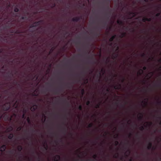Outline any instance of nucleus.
Returning <instances> with one entry per match:
<instances>
[{"label": "nucleus", "mask_w": 161, "mask_h": 161, "mask_svg": "<svg viewBox=\"0 0 161 161\" xmlns=\"http://www.w3.org/2000/svg\"><path fill=\"white\" fill-rule=\"evenodd\" d=\"M47 31L48 32V37H50L52 36V32L54 28V26L50 23H49L47 24Z\"/></svg>", "instance_id": "1"}, {"label": "nucleus", "mask_w": 161, "mask_h": 161, "mask_svg": "<svg viewBox=\"0 0 161 161\" xmlns=\"http://www.w3.org/2000/svg\"><path fill=\"white\" fill-rule=\"evenodd\" d=\"M48 133L49 135V137L52 138L53 136L55 135V133L51 130V129H49L48 130Z\"/></svg>", "instance_id": "2"}, {"label": "nucleus", "mask_w": 161, "mask_h": 161, "mask_svg": "<svg viewBox=\"0 0 161 161\" xmlns=\"http://www.w3.org/2000/svg\"><path fill=\"white\" fill-rule=\"evenodd\" d=\"M82 18V16H81L80 17H76L73 18L72 19V21H73L78 22L80 19H81Z\"/></svg>", "instance_id": "3"}, {"label": "nucleus", "mask_w": 161, "mask_h": 161, "mask_svg": "<svg viewBox=\"0 0 161 161\" xmlns=\"http://www.w3.org/2000/svg\"><path fill=\"white\" fill-rule=\"evenodd\" d=\"M60 156L59 155H56L54 157V161H59L60 159Z\"/></svg>", "instance_id": "4"}, {"label": "nucleus", "mask_w": 161, "mask_h": 161, "mask_svg": "<svg viewBox=\"0 0 161 161\" xmlns=\"http://www.w3.org/2000/svg\"><path fill=\"white\" fill-rule=\"evenodd\" d=\"M10 107V105L8 103L6 104L3 107V109L4 110H7L9 109Z\"/></svg>", "instance_id": "5"}, {"label": "nucleus", "mask_w": 161, "mask_h": 161, "mask_svg": "<svg viewBox=\"0 0 161 161\" xmlns=\"http://www.w3.org/2000/svg\"><path fill=\"white\" fill-rule=\"evenodd\" d=\"M121 87V85L120 84H118V85L114 86V88L115 89L119 90L120 89Z\"/></svg>", "instance_id": "6"}, {"label": "nucleus", "mask_w": 161, "mask_h": 161, "mask_svg": "<svg viewBox=\"0 0 161 161\" xmlns=\"http://www.w3.org/2000/svg\"><path fill=\"white\" fill-rule=\"evenodd\" d=\"M129 14L130 15H132V17L133 18L136 16L137 14V13L135 12H129Z\"/></svg>", "instance_id": "7"}, {"label": "nucleus", "mask_w": 161, "mask_h": 161, "mask_svg": "<svg viewBox=\"0 0 161 161\" xmlns=\"http://www.w3.org/2000/svg\"><path fill=\"white\" fill-rule=\"evenodd\" d=\"M116 35H114V36H112L109 39V41L110 42H112L116 38Z\"/></svg>", "instance_id": "8"}, {"label": "nucleus", "mask_w": 161, "mask_h": 161, "mask_svg": "<svg viewBox=\"0 0 161 161\" xmlns=\"http://www.w3.org/2000/svg\"><path fill=\"white\" fill-rule=\"evenodd\" d=\"M64 125L65 127L63 128L62 130V132L63 134H64V135H65L66 133L67 129L66 127V125L64 123Z\"/></svg>", "instance_id": "9"}, {"label": "nucleus", "mask_w": 161, "mask_h": 161, "mask_svg": "<svg viewBox=\"0 0 161 161\" xmlns=\"http://www.w3.org/2000/svg\"><path fill=\"white\" fill-rule=\"evenodd\" d=\"M152 147V144L151 142H149L148 143V145L147 147V148L148 150L151 149Z\"/></svg>", "instance_id": "10"}, {"label": "nucleus", "mask_w": 161, "mask_h": 161, "mask_svg": "<svg viewBox=\"0 0 161 161\" xmlns=\"http://www.w3.org/2000/svg\"><path fill=\"white\" fill-rule=\"evenodd\" d=\"M118 56V54L115 53H114L112 56V58L113 59H114L116 58Z\"/></svg>", "instance_id": "11"}, {"label": "nucleus", "mask_w": 161, "mask_h": 161, "mask_svg": "<svg viewBox=\"0 0 161 161\" xmlns=\"http://www.w3.org/2000/svg\"><path fill=\"white\" fill-rule=\"evenodd\" d=\"M126 35V32H123L119 36V37L122 38L123 37H125Z\"/></svg>", "instance_id": "12"}, {"label": "nucleus", "mask_w": 161, "mask_h": 161, "mask_svg": "<svg viewBox=\"0 0 161 161\" xmlns=\"http://www.w3.org/2000/svg\"><path fill=\"white\" fill-rule=\"evenodd\" d=\"M143 115L142 113L140 114V115L138 117V119L140 120H142L143 119Z\"/></svg>", "instance_id": "13"}, {"label": "nucleus", "mask_w": 161, "mask_h": 161, "mask_svg": "<svg viewBox=\"0 0 161 161\" xmlns=\"http://www.w3.org/2000/svg\"><path fill=\"white\" fill-rule=\"evenodd\" d=\"M117 23L119 25H123V22L122 21L120 20H117Z\"/></svg>", "instance_id": "14"}, {"label": "nucleus", "mask_w": 161, "mask_h": 161, "mask_svg": "<svg viewBox=\"0 0 161 161\" xmlns=\"http://www.w3.org/2000/svg\"><path fill=\"white\" fill-rule=\"evenodd\" d=\"M6 148V146L5 145L3 146L1 148V151L3 152L4 151Z\"/></svg>", "instance_id": "15"}, {"label": "nucleus", "mask_w": 161, "mask_h": 161, "mask_svg": "<svg viewBox=\"0 0 161 161\" xmlns=\"http://www.w3.org/2000/svg\"><path fill=\"white\" fill-rule=\"evenodd\" d=\"M100 32H99V33H95L94 34V36L97 37H99V36H100Z\"/></svg>", "instance_id": "16"}, {"label": "nucleus", "mask_w": 161, "mask_h": 161, "mask_svg": "<svg viewBox=\"0 0 161 161\" xmlns=\"http://www.w3.org/2000/svg\"><path fill=\"white\" fill-rule=\"evenodd\" d=\"M37 106L36 105H35L31 107V110L32 111H34L35 109L36 108Z\"/></svg>", "instance_id": "17"}, {"label": "nucleus", "mask_w": 161, "mask_h": 161, "mask_svg": "<svg viewBox=\"0 0 161 161\" xmlns=\"http://www.w3.org/2000/svg\"><path fill=\"white\" fill-rule=\"evenodd\" d=\"M143 72V70L141 69H140V71H139L138 72V74L139 75H141Z\"/></svg>", "instance_id": "18"}, {"label": "nucleus", "mask_w": 161, "mask_h": 161, "mask_svg": "<svg viewBox=\"0 0 161 161\" xmlns=\"http://www.w3.org/2000/svg\"><path fill=\"white\" fill-rule=\"evenodd\" d=\"M152 124V122H150L149 123H147V124L145 126V127H147L148 126H151Z\"/></svg>", "instance_id": "19"}, {"label": "nucleus", "mask_w": 161, "mask_h": 161, "mask_svg": "<svg viewBox=\"0 0 161 161\" xmlns=\"http://www.w3.org/2000/svg\"><path fill=\"white\" fill-rule=\"evenodd\" d=\"M93 126V123H91L88 125V128H91V127H92Z\"/></svg>", "instance_id": "20"}, {"label": "nucleus", "mask_w": 161, "mask_h": 161, "mask_svg": "<svg viewBox=\"0 0 161 161\" xmlns=\"http://www.w3.org/2000/svg\"><path fill=\"white\" fill-rule=\"evenodd\" d=\"M142 21L143 22H145L147 21V18L146 17H144L142 19Z\"/></svg>", "instance_id": "21"}, {"label": "nucleus", "mask_w": 161, "mask_h": 161, "mask_svg": "<svg viewBox=\"0 0 161 161\" xmlns=\"http://www.w3.org/2000/svg\"><path fill=\"white\" fill-rule=\"evenodd\" d=\"M100 103L98 104H97L95 106V108H99L100 107Z\"/></svg>", "instance_id": "22"}, {"label": "nucleus", "mask_w": 161, "mask_h": 161, "mask_svg": "<svg viewBox=\"0 0 161 161\" xmlns=\"http://www.w3.org/2000/svg\"><path fill=\"white\" fill-rule=\"evenodd\" d=\"M78 109L80 110V111H81L82 110V106L81 105H80L79 107H78Z\"/></svg>", "instance_id": "23"}, {"label": "nucleus", "mask_w": 161, "mask_h": 161, "mask_svg": "<svg viewBox=\"0 0 161 161\" xmlns=\"http://www.w3.org/2000/svg\"><path fill=\"white\" fill-rule=\"evenodd\" d=\"M139 129L140 130L142 131L144 129V126H141V127L139 128Z\"/></svg>", "instance_id": "24"}, {"label": "nucleus", "mask_w": 161, "mask_h": 161, "mask_svg": "<svg viewBox=\"0 0 161 161\" xmlns=\"http://www.w3.org/2000/svg\"><path fill=\"white\" fill-rule=\"evenodd\" d=\"M103 26H105L107 25V23L106 22L103 21Z\"/></svg>", "instance_id": "25"}, {"label": "nucleus", "mask_w": 161, "mask_h": 161, "mask_svg": "<svg viewBox=\"0 0 161 161\" xmlns=\"http://www.w3.org/2000/svg\"><path fill=\"white\" fill-rule=\"evenodd\" d=\"M92 157L96 159L97 157V156L96 154H94L93 155Z\"/></svg>", "instance_id": "26"}, {"label": "nucleus", "mask_w": 161, "mask_h": 161, "mask_svg": "<svg viewBox=\"0 0 161 161\" xmlns=\"http://www.w3.org/2000/svg\"><path fill=\"white\" fill-rule=\"evenodd\" d=\"M12 128L11 127H10L8 128V129H7V131H9L12 130Z\"/></svg>", "instance_id": "27"}, {"label": "nucleus", "mask_w": 161, "mask_h": 161, "mask_svg": "<svg viewBox=\"0 0 161 161\" xmlns=\"http://www.w3.org/2000/svg\"><path fill=\"white\" fill-rule=\"evenodd\" d=\"M84 92H85V91H84V89H82L81 90V94H82V96H83L84 94Z\"/></svg>", "instance_id": "28"}, {"label": "nucleus", "mask_w": 161, "mask_h": 161, "mask_svg": "<svg viewBox=\"0 0 161 161\" xmlns=\"http://www.w3.org/2000/svg\"><path fill=\"white\" fill-rule=\"evenodd\" d=\"M119 144L118 141H116L115 142V145L116 146H117Z\"/></svg>", "instance_id": "29"}, {"label": "nucleus", "mask_w": 161, "mask_h": 161, "mask_svg": "<svg viewBox=\"0 0 161 161\" xmlns=\"http://www.w3.org/2000/svg\"><path fill=\"white\" fill-rule=\"evenodd\" d=\"M90 103V102L89 101H88L86 103V105L87 106H89Z\"/></svg>", "instance_id": "30"}, {"label": "nucleus", "mask_w": 161, "mask_h": 161, "mask_svg": "<svg viewBox=\"0 0 161 161\" xmlns=\"http://www.w3.org/2000/svg\"><path fill=\"white\" fill-rule=\"evenodd\" d=\"M161 13H158L156 14V17H159L160 16Z\"/></svg>", "instance_id": "31"}, {"label": "nucleus", "mask_w": 161, "mask_h": 161, "mask_svg": "<svg viewBox=\"0 0 161 161\" xmlns=\"http://www.w3.org/2000/svg\"><path fill=\"white\" fill-rule=\"evenodd\" d=\"M118 157V154L117 153L116 154L114 155V157L115 158H117Z\"/></svg>", "instance_id": "32"}, {"label": "nucleus", "mask_w": 161, "mask_h": 161, "mask_svg": "<svg viewBox=\"0 0 161 161\" xmlns=\"http://www.w3.org/2000/svg\"><path fill=\"white\" fill-rule=\"evenodd\" d=\"M54 49H53V48H52V49H51L50 51L49 52V54H51L52 53V52H53V50Z\"/></svg>", "instance_id": "33"}, {"label": "nucleus", "mask_w": 161, "mask_h": 161, "mask_svg": "<svg viewBox=\"0 0 161 161\" xmlns=\"http://www.w3.org/2000/svg\"><path fill=\"white\" fill-rule=\"evenodd\" d=\"M151 21V18H147V21L150 22Z\"/></svg>", "instance_id": "34"}, {"label": "nucleus", "mask_w": 161, "mask_h": 161, "mask_svg": "<svg viewBox=\"0 0 161 161\" xmlns=\"http://www.w3.org/2000/svg\"><path fill=\"white\" fill-rule=\"evenodd\" d=\"M63 119H65V120H67V116L66 115H65L64 117H63Z\"/></svg>", "instance_id": "35"}, {"label": "nucleus", "mask_w": 161, "mask_h": 161, "mask_svg": "<svg viewBox=\"0 0 161 161\" xmlns=\"http://www.w3.org/2000/svg\"><path fill=\"white\" fill-rule=\"evenodd\" d=\"M13 136L12 134H10L9 136H8V138L9 139H11Z\"/></svg>", "instance_id": "36"}, {"label": "nucleus", "mask_w": 161, "mask_h": 161, "mask_svg": "<svg viewBox=\"0 0 161 161\" xmlns=\"http://www.w3.org/2000/svg\"><path fill=\"white\" fill-rule=\"evenodd\" d=\"M146 56V54L145 53H143L141 55V56L142 57H144Z\"/></svg>", "instance_id": "37"}, {"label": "nucleus", "mask_w": 161, "mask_h": 161, "mask_svg": "<svg viewBox=\"0 0 161 161\" xmlns=\"http://www.w3.org/2000/svg\"><path fill=\"white\" fill-rule=\"evenodd\" d=\"M22 148L21 147H18V149L19 151H20L22 149Z\"/></svg>", "instance_id": "38"}, {"label": "nucleus", "mask_w": 161, "mask_h": 161, "mask_svg": "<svg viewBox=\"0 0 161 161\" xmlns=\"http://www.w3.org/2000/svg\"><path fill=\"white\" fill-rule=\"evenodd\" d=\"M101 72H102L103 73V74H104V73H105V71L104 69H102L101 70Z\"/></svg>", "instance_id": "39"}, {"label": "nucleus", "mask_w": 161, "mask_h": 161, "mask_svg": "<svg viewBox=\"0 0 161 161\" xmlns=\"http://www.w3.org/2000/svg\"><path fill=\"white\" fill-rule=\"evenodd\" d=\"M142 103H144L145 105H146L147 104V102H145V101H142Z\"/></svg>", "instance_id": "40"}, {"label": "nucleus", "mask_w": 161, "mask_h": 161, "mask_svg": "<svg viewBox=\"0 0 161 161\" xmlns=\"http://www.w3.org/2000/svg\"><path fill=\"white\" fill-rule=\"evenodd\" d=\"M156 148V147H153L152 146V147L151 149L153 150H155Z\"/></svg>", "instance_id": "41"}, {"label": "nucleus", "mask_w": 161, "mask_h": 161, "mask_svg": "<svg viewBox=\"0 0 161 161\" xmlns=\"http://www.w3.org/2000/svg\"><path fill=\"white\" fill-rule=\"evenodd\" d=\"M142 69H143V70H146L147 69V67H146V66H144V67H143Z\"/></svg>", "instance_id": "42"}, {"label": "nucleus", "mask_w": 161, "mask_h": 161, "mask_svg": "<svg viewBox=\"0 0 161 161\" xmlns=\"http://www.w3.org/2000/svg\"><path fill=\"white\" fill-rule=\"evenodd\" d=\"M126 152H127L129 154L130 153V150L129 149L127 150Z\"/></svg>", "instance_id": "43"}, {"label": "nucleus", "mask_w": 161, "mask_h": 161, "mask_svg": "<svg viewBox=\"0 0 161 161\" xmlns=\"http://www.w3.org/2000/svg\"><path fill=\"white\" fill-rule=\"evenodd\" d=\"M55 3H53L52 4V6H51V7L53 8L55 7Z\"/></svg>", "instance_id": "44"}, {"label": "nucleus", "mask_w": 161, "mask_h": 161, "mask_svg": "<svg viewBox=\"0 0 161 161\" xmlns=\"http://www.w3.org/2000/svg\"><path fill=\"white\" fill-rule=\"evenodd\" d=\"M70 85V84L69 83H68L66 85V86H67V87L68 88H70L69 87V85Z\"/></svg>", "instance_id": "45"}, {"label": "nucleus", "mask_w": 161, "mask_h": 161, "mask_svg": "<svg viewBox=\"0 0 161 161\" xmlns=\"http://www.w3.org/2000/svg\"><path fill=\"white\" fill-rule=\"evenodd\" d=\"M125 78H123L122 79V80H121V82H122V83L124 82V81H125Z\"/></svg>", "instance_id": "46"}, {"label": "nucleus", "mask_w": 161, "mask_h": 161, "mask_svg": "<svg viewBox=\"0 0 161 161\" xmlns=\"http://www.w3.org/2000/svg\"><path fill=\"white\" fill-rule=\"evenodd\" d=\"M14 11L16 12H17L18 11V9L17 8H16L14 9Z\"/></svg>", "instance_id": "47"}, {"label": "nucleus", "mask_w": 161, "mask_h": 161, "mask_svg": "<svg viewBox=\"0 0 161 161\" xmlns=\"http://www.w3.org/2000/svg\"><path fill=\"white\" fill-rule=\"evenodd\" d=\"M118 137V135L117 134L116 136H114V137L115 138H117Z\"/></svg>", "instance_id": "48"}, {"label": "nucleus", "mask_w": 161, "mask_h": 161, "mask_svg": "<svg viewBox=\"0 0 161 161\" xmlns=\"http://www.w3.org/2000/svg\"><path fill=\"white\" fill-rule=\"evenodd\" d=\"M149 74L150 75H153V72H150L149 73Z\"/></svg>", "instance_id": "49"}, {"label": "nucleus", "mask_w": 161, "mask_h": 161, "mask_svg": "<svg viewBox=\"0 0 161 161\" xmlns=\"http://www.w3.org/2000/svg\"><path fill=\"white\" fill-rule=\"evenodd\" d=\"M110 2V1H109L108 3V9H109V3Z\"/></svg>", "instance_id": "50"}, {"label": "nucleus", "mask_w": 161, "mask_h": 161, "mask_svg": "<svg viewBox=\"0 0 161 161\" xmlns=\"http://www.w3.org/2000/svg\"><path fill=\"white\" fill-rule=\"evenodd\" d=\"M53 92H54V93H55L56 94L57 93V91L56 90L53 91Z\"/></svg>", "instance_id": "51"}, {"label": "nucleus", "mask_w": 161, "mask_h": 161, "mask_svg": "<svg viewBox=\"0 0 161 161\" xmlns=\"http://www.w3.org/2000/svg\"><path fill=\"white\" fill-rule=\"evenodd\" d=\"M109 60V58H107V61L108 62Z\"/></svg>", "instance_id": "52"}, {"label": "nucleus", "mask_w": 161, "mask_h": 161, "mask_svg": "<svg viewBox=\"0 0 161 161\" xmlns=\"http://www.w3.org/2000/svg\"><path fill=\"white\" fill-rule=\"evenodd\" d=\"M101 75V73H99V74L97 75V77H99V76Z\"/></svg>", "instance_id": "53"}, {"label": "nucleus", "mask_w": 161, "mask_h": 161, "mask_svg": "<svg viewBox=\"0 0 161 161\" xmlns=\"http://www.w3.org/2000/svg\"><path fill=\"white\" fill-rule=\"evenodd\" d=\"M131 135H132V134H131V133H130V134L129 135V137H131Z\"/></svg>", "instance_id": "54"}, {"label": "nucleus", "mask_w": 161, "mask_h": 161, "mask_svg": "<svg viewBox=\"0 0 161 161\" xmlns=\"http://www.w3.org/2000/svg\"><path fill=\"white\" fill-rule=\"evenodd\" d=\"M20 129H21V128H19H19H17V130H20Z\"/></svg>", "instance_id": "55"}, {"label": "nucleus", "mask_w": 161, "mask_h": 161, "mask_svg": "<svg viewBox=\"0 0 161 161\" xmlns=\"http://www.w3.org/2000/svg\"><path fill=\"white\" fill-rule=\"evenodd\" d=\"M115 104H116V105H118V102H116L115 103Z\"/></svg>", "instance_id": "56"}, {"label": "nucleus", "mask_w": 161, "mask_h": 161, "mask_svg": "<svg viewBox=\"0 0 161 161\" xmlns=\"http://www.w3.org/2000/svg\"><path fill=\"white\" fill-rule=\"evenodd\" d=\"M119 49V47H118V46H117V49H116V51L118 50Z\"/></svg>", "instance_id": "57"}, {"label": "nucleus", "mask_w": 161, "mask_h": 161, "mask_svg": "<svg viewBox=\"0 0 161 161\" xmlns=\"http://www.w3.org/2000/svg\"><path fill=\"white\" fill-rule=\"evenodd\" d=\"M27 120L28 122L29 123V118H27Z\"/></svg>", "instance_id": "58"}, {"label": "nucleus", "mask_w": 161, "mask_h": 161, "mask_svg": "<svg viewBox=\"0 0 161 161\" xmlns=\"http://www.w3.org/2000/svg\"><path fill=\"white\" fill-rule=\"evenodd\" d=\"M109 89H108V88H107V89H106V91H107V92H108L109 91Z\"/></svg>", "instance_id": "59"}, {"label": "nucleus", "mask_w": 161, "mask_h": 161, "mask_svg": "<svg viewBox=\"0 0 161 161\" xmlns=\"http://www.w3.org/2000/svg\"><path fill=\"white\" fill-rule=\"evenodd\" d=\"M136 136L138 137V136H139V135H138V133H137V134H136Z\"/></svg>", "instance_id": "60"}, {"label": "nucleus", "mask_w": 161, "mask_h": 161, "mask_svg": "<svg viewBox=\"0 0 161 161\" xmlns=\"http://www.w3.org/2000/svg\"><path fill=\"white\" fill-rule=\"evenodd\" d=\"M145 80H143V84H145Z\"/></svg>", "instance_id": "61"}, {"label": "nucleus", "mask_w": 161, "mask_h": 161, "mask_svg": "<svg viewBox=\"0 0 161 161\" xmlns=\"http://www.w3.org/2000/svg\"><path fill=\"white\" fill-rule=\"evenodd\" d=\"M158 104H160V103H161V102H160V101H158Z\"/></svg>", "instance_id": "62"}, {"label": "nucleus", "mask_w": 161, "mask_h": 161, "mask_svg": "<svg viewBox=\"0 0 161 161\" xmlns=\"http://www.w3.org/2000/svg\"><path fill=\"white\" fill-rule=\"evenodd\" d=\"M158 86H159V87H160L161 86V84H159L158 85Z\"/></svg>", "instance_id": "63"}, {"label": "nucleus", "mask_w": 161, "mask_h": 161, "mask_svg": "<svg viewBox=\"0 0 161 161\" xmlns=\"http://www.w3.org/2000/svg\"><path fill=\"white\" fill-rule=\"evenodd\" d=\"M132 161V159L131 158L129 160V161Z\"/></svg>", "instance_id": "64"}]
</instances>
